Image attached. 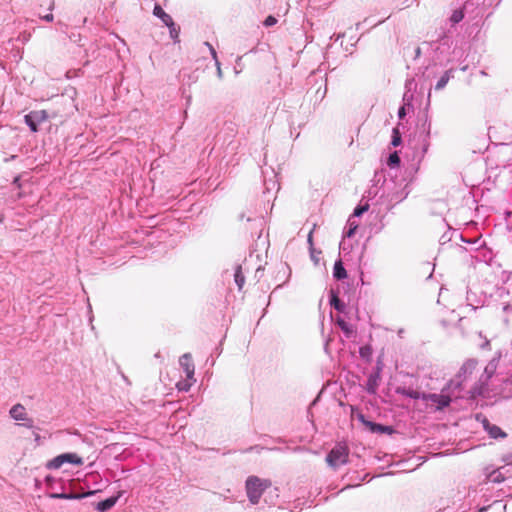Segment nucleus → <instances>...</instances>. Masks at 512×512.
<instances>
[{"label": "nucleus", "mask_w": 512, "mask_h": 512, "mask_svg": "<svg viewBox=\"0 0 512 512\" xmlns=\"http://www.w3.org/2000/svg\"><path fill=\"white\" fill-rule=\"evenodd\" d=\"M488 483H481L467 492L464 502L459 507L460 512H485L489 508L503 510L506 505L498 499L491 500Z\"/></svg>", "instance_id": "obj_1"}, {"label": "nucleus", "mask_w": 512, "mask_h": 512, "mask_svg": "<svg viewBox=\"0 0 512 512\" xmlns=\"http://www.w3.org/2000/svg\"><path fill=\"white\" fill-rule=\"evenodd\" d=\"M462 382L457 379H451L439 394L425 393L422 400L435 405V410L441 411L448 407L453 399L461 397Z\"/></svg>", "instance_id": "obj_2"}, {"label": "nucleus", "mask_w": 512, "mask_h": 512, "mask_svg": "<svg viewBox=\"0 0 512 512\" xmlns=\"http://www.w3.org/2000/svg\"><path fill=\"white\" fill-rule=\"evenodd\" d=\"M272 483L269 479H262L258 476H249L245 482L246 494L252 505L259 503L264 491L271 487Z\"/></svg>", "instance_id": "obj_3"}, {"label": "nucleus", "mask_w": 512, "mask_h": 512, "mask_svg": "<svg viewBox=\"0 0 512 512\" xmlns=\"http://www.w3.org/2000/svg\"><path fill=\"white\" fill-rule=\"evenodd\" d=\"M498 365L497 359H492L484 368V372L481 375L478 383L471 388L470 393L472 397L482 396L488 392V382L496 372Z\"/></svg>", "instance_id": "obj_4"}, {"label": "nucleus", "mask_w": 512, "mask_h": 512, "mask_svg": "<svg viewBox=\"0 0 512 512\" xmlns=\"http://www.w3.org/2000/svg\"><path fill=\"white\" fill-rule=\"evenodd\" d=\"M348 456V448L338 444L327 454L326 461L330 467L337 469L348 462Z\"/></svg>", "instance_id": "obj_5"}, {"label": "nucleus", "mask_w": 512, "mask_h": 512, "mask_svg": "<svg viewBox=\"0 0 512 512\" xmlns=\"http://www.w3.org/2000/svg\"><path fill=\"white\" fill-rule=\"evenodd\" d=\"M83 463V459L76 453H63L48 461L46 468L49 470H57L60 469L64 464L81 466Z\"/></svg>", "instance_id": "obj_6"}, {"label": "nucleus", "mask_w": 512, "mask_h": 512, "mask_svg": "<svg viewBox=\"0 0 512 512\" xmlns=\"http://www.w3.org/2000/svg\"><path fill=\"white\" fill-rule=\"evenodd\" d=\"M384 191L387 192V199L392 206L403 201L409 194L406 186H397L393 181H385Z\"/></svg>", "instance_id": "obj_7"}, {"label": "nucleus", "mask_w": 512, "mask_h": 512, "mask_svg": "<svg viewBox=\"0 0 512 512\" xmlns=\"http://www.w3.org/2000/svg\"><path fill=\"white\" fill-rule=\"evenodd\" d=\"M49 116L45 110H34L24 116V121L32 132H38L39 125L46 122Z\"/></svg>", "instance_id": "obj_8"}, {"label": "nucleus", "mask_w": 512, "mask_h": 512, "mask_svg": "<svg viewBox=\"0 0 512 512\" xmlns=\"http://www.w3.org/2000/svg\"><path fill=\"white\" fill-rule=\"evenodd\" d=\"M477 361L473 359L467 360L463 366L461 367L458 374L454 379L460 380L462 382V390L464 389V383L467 380L468 376L472 374V372L476 369Z\"/></svg>", "instance_id": "obj_9"}, {"label": "nucleus", "mask_w": 512, "mask_h": 512, "mask_svg": "<svg viewBox=\"0 0 512 512\" xmlns=\"http://www.w3.org/2000/svg\"><path fill=\"white\" fill-rule=\"evenodd\" d=\"M381 378V367L377 366L375 371L368 375L365 389L369 394H375Z\"/></svg>", "instance_id": "obj_10"}, {"label": "nucleus", "mask_w": 512, "mask_h": 512, "mask_svg": "<svg viewBox=\"0 0 512 512\" xmlns=\"http://www.w3.org/2000/svg\"><path fill=\"white\" fill-rule=\"evenodd\" d=\"M416 82L414 78L407 79L405 82V92L403 94V105L408 106L409 108H412V102L414 98L413 91L416 89Z\"/></svg>", "instance_id": "obj_11"}, {"label": "nucleus", "mask_w": 512, "mask_h": 512, "mask_svg": "<svg viewBox=\"0 0 512 512\" xmlns=\"http://www.w3.org/2000/svg\"><path fill=\"white\" fill-rule=\"evenodd\" d=\"M179 364L183 368V370L186 374V377L189 380H194L195 366L192 362L191 354H189V353L183 354L179 359Z\"/></svg>", "instance_id": "obj_12"}, {"label": "nucleus", "mask_w": 512, "mask_h": 512, "mask_svg": "<svg viewBox=\"0 0 512 512\" xmlns=\"http://www.w3.org/2000/svg\"><path fill=\"white\" fill-rule=\"evenodd\" d=\"M483 428L491 438L497 439L506 437V433L503 432L500 427L490 423L487 419L483 420Z\"/></svg>", "instance_id": "obj_13"}, {"label": "nucleus", "mask_w": 512, "mask_h": 512, "mask_svg": "<svg viewBox=\"0 0 512 512\" xmlns=\"http://www.w3.org/2000/svg\"><path fill=\"white\" fill-rule=\"evenodd\" d=\"M396 393L411 399H422L424 393L414 390L410 387H397Z\"/></svg>", "instance_id": "obj_14"}, {"label": "nucleus", "mask_w": 512, "mask_h": 512, "mask_svg": "<svg viewBox=\"0 0 512 512\" xmlns=\"http://www.w3.org/2000/svg\"><path fill=\"white\" fill-rule=\"evenodd\" d=\"M10 416L17 420V421H24V420H27V413H26V410L24 408V406H22L21 404H16L14 405L10 411Z\"/></svg>", "instance_id": "obj_15"}, {"label": "nucleus", "mask_w": 512, "mask_h": 512, "mask_svg": "<svg viewBox=\"0 0 512 512\" xmlns=\"http://www.w3.org/2000/svg\"><path fill=\"white\" fill-rule=\"evenodd\" d=\"M153 14L154 16L158 17L161 19V21L166 25V26H171L173 24V19L172 17L167 14L160 5H155L154 6V9H153Z\"/></svg>", "instance_id": "obj_16"}, {"label": "nucleus", "mask_w": 512, "mask_h": 512, "mask_svg": "<svg viewBox=\"0 0 512 512\" xmlns=\"http://www.w3.org/2000/svg\"><path fill=\"white\" fill-rule=\"evenodd\" d=\"M336 324L342 330V332L344 333L345 337L351 338V337L354 336L355 330H354L353 326L350 325L349 323H347L343 318L338 317L336 319Z\"/></svg>", "instance_id": "obj_17"}, {"label": "nucleus", "mask_w": 512, "mask_h": 512, "mask_svg": "<svg viewBox=\"0 0 512 512\" xmlns=\"http://www.w3.org/2000/svg\"><path fill=\"white\" fill-rule=\"evenodd\" d=\"M117 500V496H111L105 500H102L97 504V510L100 512H106L116 504Z\"/></svg>", "instance_id": "obj_18"}, {"label": "nucleus", "mask_w": 512, "mask_h": 512, "mask_svg": "<svg viewBox=\"0 0 512 512\" xmlns=\"http://www.w3.org/2000/svg\"><path fill=\"white\" fill-rule=\"evenodd\" d=\"M333 277L337 280H343L347 277L346 269L341 260H337L334 264Z\"/></svg>", "instance_id": "obj_19"}, {"label": "nucleus", "mask_w": 512, "mask_h": 512, "mask_svg": "<svg viewBox=\"0 0 512 512\" xmlns=\"http://www.w3.org/2000/svg\"><path fill=\"white\" fill-rule=\"evenodd\" d=\"M365 424L374 433H388V434H390L392 432V428L390 426H385V425L374 423V422H371V421H367V422H365Z\"/></svg>", "instance_id": "obj_20"}, {"label": "nucleus", "mask_w": 512, "mask_h": 512, "mask_svg": "<svg viewBox=\"0 0 512 512\" xmlns=\"http://www.w3.org/2000/svg\"><path fill=\"white\" fill-rule=\"evenodd\" d=\"M452 77V70H447L443 73V75L439 78L435 85V90H442Z\"/></svg>", "instance_id": "obj_21"}, {"label": "nucleus", "mask_w": 512, "mask_h": 512, "mask_svg": "<svg viewBox=\"0 0 512 512\" xmlns=\"http://www.w3.org/2000/svg\"><path fill=\"white\" fill-rule=\"evenodd\" d=\"M205 45L209 48L211 56L215 60V65L217 67V76H218L219 79H222L223 73H222L220 62H219L218 57H217V52H216V50L213 48V46L210 43L205 42Z\"/></svg>", "instance_id": "obj_22"}, {"label": "nucleus", "mask_w": 512, "mask_h": 512, "mask_svg": "<svg viewBox=\"0 0 512 512\" xmlns=\"http://www.w3.org/2000/svg\"><path fill=\"white\" fill-rule=\"evenodd\" d=\"M275 175H273L272 178H269V179H265L264 180V193H269L271 191H278L279 190V185L277 183V181L275 180Z\"/></svg>", "instance_id": "obj_23"}, {"label": "nucleus", "mask_w": 512, "mask_h": 512, "mask_svg": "<svg viewBox=\"0 0 512 512\" xmlns=\"http://www.w3.org/2000/svg\"><path fill=\"white\" fill-rule=\"evenodd\" d=\"M234 280L239 290H241L245 284V277L242 273V267L238 265L235 269Z\"/></svg>", "instance_id": "obj_24"}, {"label": "nucleus", "mask_w": 512, "mask_h": 512, "mask_svg": "<svg viewBox=\"0 0 512 512\" xmlns=\"http://www.w3.org/2000/svg\"><path fill=\"white\" fill-rule=\"evenodd\" d=\"M347 226L348 227H347L346 231L344 232V235L346 237H352L355 234V232H356V230H357L359 225H358V223H357V221L355 219L350 217L348 219Z\"/></svg>", "instance_id": "obj_25"}, {"label": "nucleus", "mask_w": 512, "mask_h": 512, "mask_svg": "<svg viewBox=\"0 0 512 512\" xmlns=\"http://www.w3.org/2000/svg\"><path fill=\"white\" fill-rule=\"evenodd\" d=\"M330 304L334 309H336L339 312H343L345 309V304L334 293L331 294Z\"/></svg>", "instance_id": "obj_26"}, {"label": "nucleus", "mask_w": 512, "mask_h": 512, "mask_svg": "<svg viewBox=\"0 0 512 512\" xmlns=\"http://www.w3.org/2000/svg\"><path fill=\"white\" fill-rule=\"evenodd\" d=\"M399 164H400V157H399L398 153L395 151L389 155L388 160H387V165L390 168H395V167L399 166Z\"/></svg>", "instance_id": "obj_27"}, {"label": "nucleus", "mask_w": 512, "mask_h": 512, "mask_svg": "<svg viewBox=\"0 0 512 512\" xmlns=\"http://www.w3.org/2000/svg\"><path fill=\"white\" fill-rule=\"evenodd\" d=\"M195 382V379L194 380H189L187 377L185 380L183 381H180L177 383V388L179 391H189V389L191 388L192 384Z\"/></svg>", "instance_id": "obj_28"}, {"label": "nucleus", "mask_w": 512, "mask_h": 512, "mask_svg": "<svg viewBox=\"0 0 512 512\" xmlns=\"http://www.w3.org/2000/svg\"><path fill=\"white\" fill-rule=\"evenodd\" d=\"M504 480V477H502V474L500 471H494L488 476V485L490 483H500Z\"/></svg>", "instance_id": "obj_29"}, {"label": "nucleus", "mask_w": 512, "mask_h": 512, "mask_svg": "<svg viewBox=\"0 0 512 512\" xmlns=\"http://www.w3.org/2000/svg\"><path fill=\"white\" fill-rule=\"evenodd\" d=\"M402 142V139H401V134L399 132V129L398 127H395L393 128V131H392V140H391V144L394 146V147H397L401 144Z\"/></svg>", "instance_id": "obj_30"}, {"label": "nucleus", "mask_w": 512, "mask_h": 512, "mask_svg": "<svg viewBox=\"0 0 512 512\" xmlns=\"http://www.w3.org/2000/svg\"><path fill=\"white\" fill-rule=\"evenodd\" d=\"M464 18V13H463V10L461 9H458V10H455L451 17H450V21L453 23V24H457L459 23L462 19Z\"/></svg>", "instance_id": "obj_31"}, {"label": "nucleus", "mask_w": 512, "mask_h": 512, "mask_svg": "<svg viewBox=\"0 0 512 512\" xmlns=\"http://www.w3.org/2000/svg\"><path fill=\"white\" fill-rule=\"evenodd\" d=\"M359 353H360V356L363 358V359H369L372 355V348L368 345L366 346H362L360 347L359 349Z\"/></svg>", "instance_id": "obj_32"}, {"label": "nucleus", "mask_w": 512, "mask_h": 512, "mask_svg": "<svg viewBox=\"0 0 512 512\" xmlns=\"http://www.w3.org/2000/svg\"><path fill=\"white\" fill-rule=\"evenodd\" d=\"M369 208V205L368 204H365V205H358L355 209H354V212H353V217H359L361 216L364 212H366Z\"/></svg>", "instance_id": "obj_33"}, {"label": "nucleus", "mask_w": 512, "mask_h": 512, "mask_svg": "<svg viewBox=\"0 0 512 512\" xmlns=\"http://www.w3.org/2000/svg\"><path fill=\"white\" fill-rule=\"evenodd\" d=\"M52 497L53 498H58V499H76V498H80L81 496L79 495H75V494H67V493H55V494H52Z\"/></svg>", "instance_id": "obj_34"}, {"label": "nucleus", "mask_w": 512, "mask_h": 512, "mask_svg": "<svg viewBox=\"0 0 512 512\" xmlns=\"http://www.w3.org/2000/svg\"><path fill=\"white\" fill-rule=\"evenodd\" d=\"M167 27L169 28L171 38L176 40L179 35V30L176 28L175 23L173 22V24L171 26H167Z\"/></svg>", "instance_id": "obj_35"}, {"label": "nucleus", "mask_w": 512, "mask_h": 512, "mask_svg": "<svg viewBox=\"0 0 512 512\" xmlns=\"http://www.w3.org/2000/svg\"><path fill=\"white\" fill-rule=\"evenodd\" d=\"M277 23V19L274 17V16H268L265 21H264V25L266 27H270V26H273Z\"/></svg>", "instance_id": "obj_36"}, {"label": "nucleus", "mask_w": 512, "mask_h": 512, "mask_svg": "<svg viewBox=\"0 0 512 512\" xmlns=\"http://www.w3.org/2000/svg\"><path fill=\"white\" fill-rule=\"evenodd\" d=\"M494 381L503 382L506 385H508V384L512 385V375L507 378H504V377L499 378V375H496Z\"/></svg>", "instance_id": "obj_37"}, {"label": "nucleus", "mask_w": 512, "mask_h": 512, "mask_svg": "<svg viewBox=\"0 0 512 512\" xmlns=\"http://www.w3.org/2000/svg\"><path fill=\"white\" fill-rule=\"evenodd\" d=\"M407 108L408 106L402 105L398 110V117L400 119H403L407 114Z\"/></svg>", "instance_id": "obj_38"}, {"label": "nucleus", "mask_w": 512, "mask_h": 512, "mask_svg": "<svg viewBox=\"0 0 512 512\" xmlns=\"http://www.w3.org/2000/svg\"><path fill=\"white\" fill-rule=\"evenodd\" d=\"M422 126L423 129L426 131V136L428 137L430 135L431 122L428 121V119L426 118Z\"/></svg>", "instance_id": "obj_39"}, {"label": "nucleus", "mask_w": 512, "mask_h": 512, "mask_svg": "<svg viewBox=\"0 0 512 512\" xmlns=\"http://www.w3.org/2000/svg\"><path fill=\"white\" fill-rule=\"evenodd\" d=\"M40 18H41L42 20L46 21V22H52V21H53V19H54V16H53V14H52V13H48V14H46V15H44V16H40Z\"/></svg>", "instance_id": "obj_40"}, {"label": "nucleus", "mask_w": 512, "mask_h": 512, "mask_svg": "<svg viewBox=\"0 0 512 512\" xmlns=\"http://www.w3.org/2000/svg\"><path fill=\"white\" fill-rule=\"evenodd\" d=\"M343 36H344V34L339 33V34H337V35H333L331 38H334V39H335V41H338V40H339L341 37H343Z\"/></svg>", "instance_id": "obj_41"}, {"label": "nucleus", "mask_w": 512, "mask_h": 512, "mask_svg": "<svg viewBox=\"0 0 512 512\" xmlns=\"http://www.w3.org/2000/svg\"><path fill=\"white\" fill-rule=\"evenodd\" d=\"M505 311H509V310H512V305L508 304L506 306H504L503 308Z\"/></svg>", "instance_id": "obj_42"}, {"label": "nucleus", "mask_w": 512, "mask_h": 512, "mask_svg": "<svg viewBox=\"0 0 512 512\" xmlns=\"http://www.w3.org/2000/svg\"><path fill=\"white\" fill-rule=\"evenodd\" d=\"M308 242L312 245V232L308 235Z\"/></svg>", "instance_id": "obj_43"}, {"label": "nucleus", "mask_w": 512, "mask_h": 512, "mask_svg": "<svg viewBox=\"0 0 512 512\" xmlns=\"http://www.w3.org/2000/svg\"><path fill=\"white\" fill-rule=\"evenodd\" d=\"M54 9V1L52 0L49 5V10L52 11Z\"/></svg>", "instance_id": "obj_44"}, {"label": "nucleus", "mask_w": 512, "mask_h": 512, "mask_svg": "<svg viewBox=\"0 0 512 512\" xmlns=\"http://www.w3.org/2000/svg\"><path fill=\"white\" fill-rule=\"evenodd\" d=\"M13 183H14V184L19 185V184H18V183H19V178H18V177H16V178L14 179V182H13Z\"/></svg>", "instance_id": "obj_45"}, {"label": "nucleus", "mask_w": 512, "mask_h": 512, "mask_svg": "<svg viewBox=\"0 0 512 512\" xmlns=\"http://www.w3.org/2000/svg\"><path fill=\"white\" fill-rule=\"evenodd\" d=\"M24 425H25L26 427H28V428H31V427H32V422L30 421V423H26V424H24Z\"/></svg>", "instance_id": "obj_46"}, {"label": "nucleus", "mask_w": 512, "mask_h": 512, "mask_svg": "<svg viewBox=\"0 0 512 512\" xmlns=\"http://www.w3.org/2000/svg\"><path fill=\"white\" fill-rule=\"evenodd\" d=\"M427 147H428V144H425V146H424V152H426Z\"/></svg>", "instance_id": "obj_47"}, {"label": "nucleus", "mask_w": 512, "mask_h": 512, "mask_svg": "<svg viewBox=\"0 0 512 512\" xmlns=\"http://www.w3.org/2000/svg\"><path fill=\"white\" fill-rule=\"evenodd\" d=\"M351 487H352V486L347 485L345 488H343V489H342V491H343V490H345V489H347V488H351Z\"/></svg>", "instance_id": "obj_48"}, {"label": "nucleus", "mask_w": 512, "mask_h": 512, "mask_svg": "<svg viewBox=\"0 0 512 512\" xmlns=\"http://www.w3.org/2000/svg\"><path fill=\"white\" fill-rule=\"evenodd\" d=\"M467 7H468V4H467V3H465V4H464V9L466 10V9H467Z\"/></svg>", "instance_id": "obj_49"}, {"label": "nucleus", "mask_w": 512, "mask_h": 512, "mask_svg": "<svg viewBox=\"0 0 512 512\" xmlns=\"http://www.w3.org/2000/svg\"><path fill=\"white\" fill-rule=\"evenodd\" d=\"M481 0H476V3L478 4Z\"/></svg>", "instance_id": "obj_50"}]
</instances>
